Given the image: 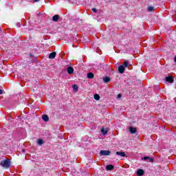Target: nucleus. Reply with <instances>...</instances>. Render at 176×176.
I'll return each mask as SVG.
<instances>
[{
    "label": "nucleus",
    "mask_w": 176,
    "mask_h": 176,
    "mask_svg": "<svg viewBox=\"0 0 176 176\" xmlns=\"http://www.w3.org/2000/svg\"><path fill=\"white\" fill-rule=\"evenodd\" d=\"M113 168V165H107L106 166V170L107 171H111V170H112Z\"/></svg>",
    "instance_id": "obj_13"
},
{
    "label": "nucleus",
    "mask_w": 176,
    "mask_h": 176,
    "mask_svg": "<svg viewBox=\"0 0 176 176\" xmlns=\"http://www.w3.org/2000/svg\"><path fill=\"white\" fill-rule=\"evenodd\" d=\"M60 19V15L56 14L52 17V21H54V23H57L58 20Z\"/></svg>",
    "instance_id": "obj_5"
},
{
    "label": "nucleus",
    "mask_w": 176,
    "mask_h": 176,
    "mask_svg": "<svg viewBox=\"0 0 176 176\" xmlns=\"http://www.w3.org/2000/svg\"><path fill=\"white\" fill-rule=\"evenodd\" d=\"M118 98H122V95L121 94H118Z\"/></svg>",
    "instance_id": "obj_25"
},
{
    "label": "nucleus",
    "mask_w": 176,
    "mask_h": 176,
    "mask_svg": "<svg viewBox=\"0 0 176 176\" xmlns=\"http://www.w3.org/2000/svg\"><path fill=\"white\" fill-rule=\"evenodd\" d=\"M148 160H150V162H151V163H153V158H150V157H149Z\"/></svg>",
    "instance_id": "obj_23"
},
{
    "label": "nucleus",
    "mask_w": 176,
    "mask_h": 176,
    "mask_svg": "<svg viewBox=\"0 0 176 176\" xmlns=\"http://www.w3.org/2000/svg\"><path fill=\"white\" fill-rule=\"evenodd\" d=\"M36 142H37L38 145H43V140H42V139H38Z\"/></svg>",
    "instance_id": "obj_16"
},
{
    "label": "nucleus",
    "mask_w": 176,
    "mask_h": 176,
    "mask_svg": "<svg viewBox=\"0 0 176 176\" xmlns=\"http://www.w3.org/2000/svg\"><path fill=\"white\" fill-rule=\"evenodd\" d=\"M129 131H130L131 134H135V133H137V128L131 126V127H129Z\"/></svg>",
    "instance_id": "obj_6"
},
{
    "label": "nucleus",
    "mask_w": 176,
    "mask_h": 176,
    "mask_svg": "<svg viewBox=\"0 0 176 176\" xmlns=\"http://www.w3.org/2000/svg\"><path fill=\"white\" fill-rule=\"evenodd\" d=\"M0 94H3V91L0 89Z\"/></svg>",
    "instance_id": "obj_24"
},
{
    "label": "nucleus",
    "mask_w": 176,
    "mask_h": 176,
    "mask_svg": "<svg viewBox=\"0 0 176 176\" xmlns=\"http://www.w3.org/2000/svg\"><path fill=\"white\" fill-rule=\"evenodd\" d=\"M67 74H69V75L74 74V68L72 67H67Z\"/></svg>",
    "instance_id": "obj_8"
},
{
    "label": "nucleus",
    "mask_w": 176,
    "mask_h": 176,
    "mask_svg": "<svg viewBox=\"0 0 176 176\" xmlns=\"http://www.w3.org/2000/svg\"><path fill=\"white\" fill-rule=\"evenodd\" d=\"M12 162H10V160L6 159L5 160H3L0 162V166L1 167H3V168H9L10 167Z\"/></svg>",
    "instance_id": "obj_1"
},
{
    "label": "nucleus",
    "mask_w": 176,
    "mask_h": 176,
    "mask_svg": "<svg viewBox=\"0 0 176 176\" xmlns=\"http://www.w3.org/2000/svg\"><path fill=\"white\" fill-rule=\"evenodd\" d=\"M165 80L168 82V83H173L174 82V78L173 76H168L165 78Z\"/></svg>",
    "instance_id": "obj_3"
},
{
    "label": "nucleus",
    "mask_w": 176,
    "mask_h": 176,
    "mask_svg": "<svg viewBox=\"0 0 176 176\" xmlns=\"http://www.w3.org/2000/svg\"><path fill=\"white\" fill-rule=\"evenodd\" d=\"M101 132L103 135H105L106 134H108V129H104V127H102L101 129Z\"/></svg>",
    "instance_id": "obj_10"
},
{
    "label": "nucleus",
    "mask_w": 176,
    "mask_h": 176,
    "mask_svg": "<svg viewBox=\"0 0 176 176\" xmlns=\"http://www.w3.org/2000/svg\"><path fill=\"white\" fill-rule=\"evenodd\" d=\"M124 65H120L118 67V72L120 74H124Z\"/></svg>",
    "instance_id": "obj_4"
},
{
    "label": "nucleus",
    "mask_w": 176,
    "mask_h": 176,
    "mask_svg": "<svg viewBox=\"0 0 176 176\" xmlns=\"http://www.w3.org/2000/svg\"><path fill=\"white\" fill-rule=\"evenodd\" d=\"M41 0H34V2H39Z\"/></svg>",
    "instance_id": "obj_26"
},
{
    "label": "nucleus",
    "mask_w": 176,
    "mask_h": 176,
    "mask_svg": "<svg viewBox=\"0 0 176 176\" xmlns=\"http://www.w3.org/2000/svg\"><path fill=\"white\" fill-rule=\"evenodd\" d=\"M72 88H73V90H74V91H78V85H74L73 86H72Z\"/></svg>",
    "instance_id": "obj_18"
},
{
    "label": "nucleus",
    "mask_w": 176,
    "mask_h": 176,
    "mask_svg": "<svg viewBox=\"0 0 176 176\" xmlns=\"http://www.w3.org/2000/svg\"><path fill=\"white\" fill-rule=\"evenodd\" d=\"M155 10V8L153 6H150L148 8V12H153Z\"/></svg>",
    "instance_id": "obj_19"
},
{
    "label": "nucleus",
    "mask_w": 176,
    "mask_h": 176,
    "mask_svg": "<svg viewBox=\"0 0 176 176\" xmlns=\"http://www.w3.org/2000/svg\"><path fill=\"white\" fill-rule=\"evenodd\" d=\"M87 78L89 79H93V78H94V74L93 73H88Z\"/></svg>",
    "instance_id": "obj_15"
},
{
    "label": "nucleus",
    "mask_w": 176,
    "mask_h": 176,
    "mask_svg": "<svg viewBox=\"0 0 176 176\" xmlns=\"http://www.w3.org/2000/svg\"><path fill=\"white\" fill-rule=\"evenodd\" d=\"M123 66L124 67V68L129 67V62L125 61Z\"/></svg>",
    "instance_id": "obj_20"
},
{
    "label": "nucleus",
    "mask_w": 176,
    "mask_h": 176,
    "mask_svg": "<svg viewBox=\"0 0 176 176\" xmlns=\"http://www.w3.org/2000/svg\"><path fill=\"white\" fill-rule=\"evenodd\" d=\"M94 99L96 100V101H99L100 100V95L98 94H95L94 96Z\"/></svg>",
    "instance_id": "obj_17"
},
{
    "label": "nucleus",
    "mask_w": 176,
    "mask_h": 176,
    "mask_svg": "<svg viewBox=\"0 0 176 176\" xmlns=\"http://www.w3.org/2000/svg\"><path fill=\"white\" fill-rule=\"evenodd\" d=\"M42 119L44 122H49V116L47 115L43 116Z\"/></svg>",
    "instance_id": "obj_12"
},
{
    "label": "nucleus",
    "mask_w": 176,
    "mask_h": 176,
    "mask_svg": "<svg viewBox=\"0 0 176 176\" xmlns=\"http://www.w3.org/2000/svg\"><path fill=\"white\" fill-rule=\"evenodd\" d=\"M142 160H149V157H144L142 158Z\"/></svg>",
    "instance_id": "obj_21"
},
{
    "label": "nucleus",
    "mask_w": 176,
    "mask_h": 176,
    "mask_svg": "<svg viewBox=\"0 0 176 176\" xmlns=\"http://www.w3.org/2000/svg\"><path fill=\"white\" fill-rule=\"evenodd\" d=\"M92 12H94V13H97V8H92Z\"/></svg>",
    "instance_id": "obj_22"
},
{
    "label": "nucleus",
    "mask_w": 176,
    "mask_h": 176,
    "mask_svg": "<svg viewBox=\"0 0 176 176\" xmlns=\"http://www.w3.org/2000/svg\"><path fill=\"white\" fill-rule=\"evenodd\" d=\"M110 80H111V78L108 76L103 78V81L104 82V83H108V82H109Z\"/></svg>",
    "instance_id": "obj_14"
},
{
    "label": "nucleus",
    "mask_w": 176,
    "mask_h": 176,
    "mask_svg": "<svg viewBox=\"0 0 176 176\" xmlns=\"http://www.w3.org/2000/svg\"><path fill=\"white\" fill-rule=\"evenodd\" d=\"M116 155H118V156H121V157H124V156H126V153L124 152L118 151L116 152Z\"/></svg>",
    "instance_id": "obj_9"
},
{
    "label": "nucleus",
    "mask_w": 176,
    "mask_h": 176,
    "mask_svg": "<svg viewBox=\"0 0 176 176\" xmlns=\"http://www.w3.org/2000/svg\"><path fill=\"white\" fill-rule=\"evenodd\" d=\"M56 52L50 53L49 55V58H50L51 60L54 59L56 58Z\"/></svg>",
    "instance_id": "obj_7"
},
{
    "label": "nucleus",
    "mask_w": 176,
    "mask_h": 176,
    "mask_svg": "<svg viewBox=\"0 0 176 176\" xmlns=\"http://www.w3.org/2000/svg\"><path fill=\"white\" fill-rule=\"evenodd\" d=\"M137 175L138 176L144 175V170L138 169L137 171Z\"/></svg>",
    "instance_id": "obj_11"
},
{
    "label": "nucleus",
    "mask_w": 176,
    "mask_h": 176,
    "mask_svg": "<svg viewBox=\"0 0 176 176\" xmlns=\"http://www.w3.org/2000/svg\"><path fill=\"white\" fill-rule=\"evenodd\" d=\"M100 156H109L111 155L110 151L102 150L100 151Z\"/></svg>",
    "instance_id": "obj_2"
}]
</instances>
